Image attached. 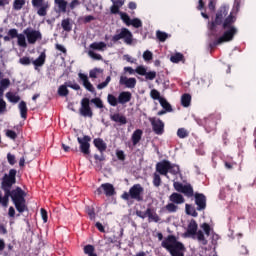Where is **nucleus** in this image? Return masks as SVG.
Wrapping results in <instances>:
<instances>
[{"label": "nucleus", "instance_id": "nucleus-1", "mask_svg": "<svg viewBox=\"0 0 256 256\" xmlns=\"http://www.w3.org/2000/svg\"><path fill=\"white\" fill-rule=\"evenodd\" d=\"M15 183H17V170L10 169L8 174H4L1 178L0 189L3 190L4 196L0 194V204L2 207H9V199H11L18 213H25V211H29L25 199L27 193L19 186L13 189Z\"/></svg>", "mask_w": 256, "mask_h": 256}, {"label": "nucleus", "instance_id": "nucleus-2", "mask_svg": "<svg viewBox=\"0 0 256 256\" xmlns=\"http://www.w3.org/2000/svg\"><path fill=\"white\" fill-rule=\"evenodd\" d=\"M228 15V16H227ZM237 16L233 12L229 14V7L221 6L215 15L214 20L209 24L210 31H217V27L221 25L223 31H231L232 35H237L239 30L235 27Z\"/></svg>", "mask_w": 256, "mask_h": 256}, {"label": "nucleus", "instance_id": "nucleus-3", "mask_svg": "<svg viewBox=\"0 0 256 256\" xmlns=\"http://www.w3.org/2000/svg\"><path fill=\"white\" fill-rule=\"evenodd\" d=\"M161 246L169 251L171 256H185V245L177 241V237L174 235H168L162 241Z\"/></svg>", "mask_w": 256, "mask_h": 256}, {"label": "nucleus", "instance_id": "nucleus-4", "mask_svg": "<svg viewBox=\"0 0 256 256\" xmlns=\"http://www.w3.org/2000/svg\"><path fill=\"white\" fill-rule=\"evenodd\" d=\"M199 225L195 219L190 220L186 232L183 234V237H197V240L202 243V245H207L208 241L205 239V234L202 230H198Z\"/></svg>", "mask_w": 256, "mask_h": 256}, {"label": "nucleus", "instance_id": "nucleus-5", "mask_svg": "<svg viewBox=\"0 0 256 256\" xmlns=\"http://www.w3.org/2000/svg\"><path fill=\"white\" fill-rule=\"evenodd\" d=\"M143 193H145V188L141 184H134L130 187L128 192H124L121 196L124 201H130V199H134V201L141 202L143 201Z\"/></svg>", "mask_w": 256, "mask_h": 256}, {"label": "nucleus", "instance_id": "nucleus-6", "mask_svg": "<svg viewBox=\"0 0 256 256\" xmlns=\"http://www.w3.org/2000/svg\"><path fill=\"white\" fill-rule=\"evenodd\" d=\"M124 40L126 45H131L133 43V33L129 31L127 28H122L121 30H117L116 34L112 37L113 43H117V41Z\"/></svg>", "mask_w": 256, "mask_h": 256}, {"label": "nucleus", "instance_id": "nucleus-7", "mask_svg": "<svg viewBox=\"0 0 256 256\" xmlns=\"http://www.w3.org/2000/svg\"><path fill=\"white\" fill-rule=\"evenodd\" d=\"M24 35L26 36V39L29 43V45H35L37 41H41L43 39V34H41V31L35 30L32 28H26L23 31Z\"/></svg>", "mask_w": 256, "mask_h": 256}, {"label": "nucleus", "instance_id": "nucleus-8", "mask_svg": "<svg viewBox=\"0 0 256 256\" xmlns=\"http://www.w3.org/2000/svg\"><path fill=\"white\" fill-rule=\"evenodd\" d=\"M31 3L34 9H38L37 15H39V17H46L47 11H49V8L51 7L48 1L32 0Z\"/></svg>", "mask_w": 256, "mask_h": 256}, {"label": "nucleus", "instance_id": "nucleus-9", "mask_svg": "<svg viewBox=\"0 0 256 256\" xmlns=\"http://www.w3.org/2000/svg\"><path fill=\"white\" fill-rule=\"evenodd\" d=\"M79 113L82 117H89L93 119V109H91V100L89 98H83L80 102Z\"/></svg>", "mask_w": 256, "mask_h": 256}, {"label": "nucleus", "instance_id": "nucleus-10", "mask_svg": "<svg viewBox=\"0 0 256 256\" xmlns=\"http://www.w3.org/2000/svg\"><path fill=\"white\" fill-rule=\"evenodd\" d=\"M235 36L231 31H224L222 36H220L217 40L211 42L209 44L210 49H215L217 45H221L222 43H229V41H233Z\"/></svg>", "mask_w": 256, "mask_h": 256}, {"label": "nucleus", "instance_id": "nucleus-11", "mask_svg": "<svg viewBox=\"0 0 256 256\" xmlns=\"http://www.w3.org/2000/svg\"><path fill=\"white\" fill-rule=\"evenodd\" d=\"M67 87L74 89V91H79L81 89V86L75 83V81H67L64 85H61L58 88V95H60V97H67V95H69V89H67Z\"/></svg>", "mask_w": 256, "mask_h": 256}, {"label": "nucleus", "instance_id": "nucleus-12", "mask_svg": "<svg viewBox=\"0 0 256 256\" xmlns=\"http://www.w3.org/2000/svg\"><path fill=\"white\" fill-rule=\"evenodd\" d=\"M94 146L96 147V149H98V151H100L101 155H94V159L95 161H105V156L102 155L104 153V151H107V143H105V141H103V139L101 138H96L93 140Z\"/></svg>", "mask_w": 256, "mask_h": 256}, {"label": "nucleus", "instance_id": "nucleus-13", "mask_svg": "<svg viewBox=\"0 0 256 256\" xmlns=\"http://www.w3.org/2000/svg\"><path fill=\"white\" fill-rule=\"evenodd\" d=\"M152 125V130L155 135H163L165 133V123L160 118L152 117L149 118Z\"/></svg>", "mask_w": 256, "mask_h": 256}, {"label": "nucleus", "instance_id": "nucleus-14", "mask_svg": "<svg viewBox=\"0 0 256 256\" xmlns=\"http://www.w3.org/2000/svg\"><path fill=\"white\" fill-rule=\"evenodd\" d=\"M97 195H105L106 197H113L117 192L115 186L111 183L101 184L96 190Z\"/></svg>", "mask_w": 256, "mask_h": 256}, {"label": "nucleus", "instance_id": "nucleus-15", "mask_svg": "<svg viewBox=\"0 0 256 256\" xmlns=\"http://www.w3.org/2000/svg\"><path fill=\"white\" fill-rule=\"evenodd\" d=\"M77 141L80 145V151L83 155H90L91 153V136H83V138L78 137Z\"/></svg>", "mask_w": 256, "mask_h": 256}, {"label": "nucleus", "instance_id": "nucleus-16", "mask_svg": "<svg viewBox=\"0 0 256 256\" xmlns=\"http://www.w3.org/2000/svg\"><path fill=\"white\" fill-rule=\"evenodd\" d=\"M196 211H205L207 209V196L203 193L196 192L194 194Z\"/></svg>", "mask_w": 256, "mask_h": 256}, {"label": "nucleus", "instance_id": "nucleus-17", "mask_svg": "<svg viewBox=\"0 0 256 256\" xmlns=\"http://www.w3.org/2000/svg\"><path fill=\"white\" fill-rule=\"evenodd\" d=\"M169 160H162L156 164V171L159 175H163L164 177H168L169 174Z\"/></svg>", "mask_w": 256, "mask_h": 256}, {"label": "nucleus", "instance_id": "nucleus-18", "mask_svg": "<svg viewBox=\"0 0 256 256\" xmlns=\"http://www.w3.org/2000/svg\"><path fill=\"white\" fill-rule=\"evenodd\" d=\"M119 84L124 85L125 87H127V89H135V86L137 85V79L121 76Z\"/></svg>", "mask_w": 256, "mask_h": 256}, {"label": "nucleus", "instance_id": "nucleus-19", "mask_svg": "<svg viewBox=\"0 0 256 256\" xmlns=\"http://www.w3.org/2000/svg\"><path fill=\"white\" fill-rule=\"evenodd\" d=\"M169 201L171 203H174L175 205H183V203H185V197H183L181 194L177 192H173L169 196Z\"/></svg>", "mask_w": 256, "mask_h": 256}, {"label": "nucleus", "instance_id": "nucleus-20", "mask_svg": "<svg viewBox=\"0 0 256 256\" xmlns=\"http://www.w3.org/2000/svg\"><path fill=\"white\" fill-rule=\"evenodd\" d=\"M132 97L133 96L129 91L121 92L118 96V103H120V105H125V103H129V101H131Z\"/></svg>", "mask_w": 256, "mask_h": 256}, {"label": "nucleus", "instance_id": "nucleus-21", "mask_svg": "<svg viewBox=\"0 0 256 256\" xmlns=\"http://www.w3.org/2000/svg\"><path fill=\"white\" fill-rule=\"evenodd\" d=\"M111 121L114 123H120V125H127V117L121 115L120 113H114L110 115Z\"/></svg>", "mask_w": 256, "mask_h": 256}, {"label": "nucleus", "instance_id": "nucleus-22", "mask_svg": "<svg viewBox=\"0 0 256 256\" xmlns=\"http://www.w3.org/2000/svg\"><path fill=\"white\" fill-rule=\"evenodd\" d=\"M45 59H47V55L45 52H42L36 60L32 61V65H34L35 69L43 67L45 65Z\"/></svg>", "mask_w": 256, "mask_h": 256}, {"label": "nucleus", "instance_id": "nucleus-23", "mask_svg": "<svg viewBox=\"0 0 256 256\" xmlns=\"http://www.w3.org/2000/svg\"><path fill=\"white\" fill-rule=\"evenodd\" d=\"M61 27L63 31H66V33H71L73 31V24L71 23L70 18L63 19L61 21Z\"/></svg>", "mask_w": 256, "mask_h": 256}, {"label": "nucleus", "instance_id": "nucleus-24", "mask_svg": "<svg viewBox=\"0 0 256 256\" xmlns=\"http://www.w3.org/2000/svg\"><path fill=\"white\" fill-rule=\"evenodd\" d=\"M6 98L10 103H19L21 101V96L17 94V92H7L6 93Z\"/></svg>", "mask_w": 256, "mask_h": 256}, {"label": "nucleus", "instance_id": "nucleus-25", "mask_svg": "<svg viewBox=\"0 0 256 256\" xmlns=\"http://www.w3.org/2000/svg\"><path fill=\"white\" fill-rule=\"evenodd\" d=\"M141 137H143V130L137 129L132 134V143L133 145H137L139 141H141Z\"/></svg>", "mask_w": 256, "mask_h": 256}, {"label": "nucleus", "instance_id": "nucleus-26", "mask_svg": "<svg viewBox=\"0 0 256 256\" xmlns=\"http://www.w3.org/2000/svg\"><path fill=\"white\" fill-rule=\"evenodd\" d=\"M183 195H185V197H194L195 195V191L193 190V186H191V184H186L184 185V188L182 190Z\"/></svg>", "mask_w": 256, "mask_h": 256}, {"label": "nucleus", "instance_id": "nucleus-27", "mask_svg": "<svg viewBox=\"0 0 256 256\" xmlns=\"http://www.w3.org/2000/svg\"><path fill=\"white\" fill-rule=\"evenodd\" d=\"M18 109L20 111V115L22 117V119H27V103L25 101H21L18 105Z\"/></svg>", "mask_w": 256, "mask_h": 256}, {"label": "nucleus", "instance_id": "nucleus-28", "mask_svg": "<svg viewBox=\"0 0 256 256\" xmlns=\"http://www.w3.org/2000/svg\"><path fill=\"white\" fill-rule=\"evenodd\" d=\"M106 47L107 44L105 42H94L90 44V49H93V51H105Z\"/></svg>", "mask_w": 256, "mask_h": 256}, {"label": "nucleus", "instance_id": "nucleus-29", "mask_svg": "<svg viewBox=\"0 0 256 256\" xmlns=\"http://www.w3.org/2000/svg\"><path fill=\"white\" fill-rule=\"evenodd\" d=\"M147 215L150 222L154 221V223H159L161 221L159 215H157V213H153V209L151 208H147Z\"/></svg>", "mask_w": 256, "mask_h": 256}, {"label": "nucleus", "instance_id": "nucleus-30", "mask_svg": "<svg viewBox=\"0 0 256 256\" xmlns=\"http://www.w3.org/2000/svg\"><path fill=\"white\" fill-rule=\"evenodd\" d=\"M17 37H19V32L17 29L12 28L8 31V36H4L3 39L4 41H11V39H16Z\"/></svg>", "mask_w": 256, "mask_h": 256}, {"label": "nucleus", "instance_id": "nucleus-31", "mask_svg": "<svg viewBox=\"0 0 256 256\" xmlns=\"http://www.w3.org/2000/svg\"><path fill=\"white\" fill-rule=\"evenodd\" d=\"M55 5H58V9L61 13H67V1L66 0H54Z\"/></svg>", "mask_w": 256, "mask_h": 256}, {"label": "nucleus", "instance_id": "nucleus-32", "mask_svg": "<svg viewBox=\"0 0 256 256\" xmlns=\"http://www.w3.org/2000/svg\"><path fill=\"white\" fill-rule=\"evenodd\" d=\"M185 209H186L187 215H191V217H199V213H197V209L191 206V204H186Z\"/></svg>", "mask_w": 256, "mask_h": 256}, {"label": "nucleus", "instance_id": "nucleus-33", "mask_svg": "<svg viewBox=\"0 0 256 256\" xmlns=\"http://www.w3.org/2000/svg\"><path fill=\"white\" fill-rule=\"evenodd\" d=\"M160 105L163 108L164 111H167L168 113H171L173 111V107H171V104L167 101L165 98H160Z\"/></svg>", "mask_w": 256, "mask_h": 256}, {"label": "nucleus", "instance_id": "nucleus-34", "mask_svg": "<svg viewBox=\"0 0 256 256\" xmlns=\"http://www.w3.org/2000/svg\"><path fill=\"white\" fill-rule=\"evenodd\" d=\"M168 173H171V175H179L181 169L179 168V165L170 162Z\"/></svg>", "mask_w": 256, "mask_h": 256}, {"label": "nucleus", "instance_id": "nucleus-35", "mask_svg": "<svg viewBox=\"0 0 256 256\" xmlns=\"http://www.w3.org/2000/svg\"><path fill=\"white\" fill-rule=\"evenodd\" d=\"M107 102L111 107H117V104L119 103V98L115 97L113 94H108L107 96Z\"/></svg>", "mask_w": 256, "mask_h": 256}, {"label": "nucleus", "instance_id": "nucleus-36", "mask_svg": "<svg viewBox=\"0 0 256 256\" xmlns=\"http://www.w3.org/2000/svg\"><path fill=\"white\" fill-rule=\"evenodd\" d=\"M181 104L183 107H189V105H191V95L183 94L181 97Z\"/></svg>", "mask_w": 256, "mask_h": 256}, {"label": "nucleus", "instance_id": "nucleus-37", "mask_svg": "<svg viewBox=\"0 0 256 256\" xmlns=\"http://www.w3.org/2000/svg\"><path fill=\"white\" fill-rule=\"evenodd\" d=\"M156 37L157 39L161 42V43H165V41H167L169 34H167L166 32H163L161 30H158L156 32Z\"/></svg>", "mask_w": 256, "mask_h": 256}, {"label": "nucleus", "instance_id": "nucleus-38", "mask_svg": "<svg viewBox=\"0 0 256 256\" xmlns=\"http://www.w3.org/2000/svg\"><path fill=\"white\" fill-rule=\"evenodd\" d=\"M90 103H93L97 109H104L105 105L103 104V100L101 98L96 97L90 100Z\"/></svg>", "mask_w": 256, "mask_h": 256}, {"label": "nucleus", "instance_id": "nucleus-39", "mask_svg": "<svg viewBox=\"0 0 256 256\" xmlns=\"http://www.w3.org/2000/svg\"><path fill=\"white\" fill-rule=\"evenodd\" d=\"M183 59H185V56H183V54L179 52L175 53L170 57V61L172 63H180V61H183Z\"/></svg>", "mask_w": 256, "mask_h": 256}, {"label": "nucleus", "instance_id": "nucleus-40", "mask_svg": "<svg viewBox=\"0 0 256 256\" xmlns=\"http://www.w3.org/2000/svg\"><path fill=\"white\" fill-rule=\"evenodd\" d=\"M177 137H179V139H187V137H189L188 130L185 128H179L177 130Z\"/></svg>", "mask_w": 256, "mask_h": 256}, {"label": "nucleus", "instance_id": "nucleus-41", "mask_svg": "<svg viewBox=\"0 0 256 256\" xmlns=\"http://www.w3.org/2000/svg\"><path fill=\"white\" fill-rule=\"evenodd\" d=\"M24 5H25V0H14L13 9L15 11H21Z\"/></svg>", "mask_w": 256, "mask_h": 256}, {"label": "nucleus", "instance_id": "nucleus-42", "mask_svg": "<svg viewBox=\"0 0 256 256\" xmlns=\"http://www.w3.org/2000/svg\"><path fill=\"white\" fill-rule=\"evenodd\" d=\"M120 19L127 25L128 27L131 25V17H129V14L125 12H120Z\"/></svg>", "mask_w": 256, "mask_h": 256}, {"label": "nucleus", "instance_id": "nucleus-43", "mask_svg": "<svg viewBox=\"0 0 256 256\" xmlns=\"http://www.w3.org/2000/svg\"><path fill=\"white\" fill-rule=\"evenodd\" d=\"M150 97L151 99H154V101H161L163 97H161V93L157 89H152L150 91Z\"/></svg>", "mask_w": 256, "mask_h": 256}, {"label": "nucleus", "instance_id": "nucleus-44", "mask_svg": "<svg viewBox=\"0 0 256 256\" xmlns=\"http://www.w3.org/2000/svg\"><path fill=\"white\" fill-rule=\"evenodd\" d=\"M206 129H208V131H215V129H217V122L216 121L211 122V118H208L206 120Z\"/></svg>", "mask_w": 256, "mask_h": 256}, {"label": "nucleus", "instance_id": "nucleus-45", "mask_svg": "<svg viewBox=\"0 0 256 256\" xmlns=\"http://www.w3.org/2000/svg\"><path fill=\"white\" fill-rule=\"evenodd\" d=\"M166 211H168V213H177V210L179 209V207L177 205H175V203H168L165 206Z\"/></svg>", "mask_w": 256, "mask_h": 256}, {"label": "nucleus", "instance_id": "nucleus-46", "mask_svg": "<svg viewBox=\"0 0 256 256\" xmlns=\"http://www.w3.org/2000/svg\"><path fill=\"white\" fill-rule=\"evenodd\" d=\"M19 47H27V40L25 39V34H19L17 36Z\"/></svg>", "mask_w": 256, "mask_h": 256}, {"label": "nucleus", "instance_id": "nucleus-47", "mask_svg": "<svg viewBox=\"0 0 256 256\" xmlns=\"http://www.w3.org/2000/svg\"><path fill=\"white\" fill-rule=\"evenodd\" d=\"M81 6V0H72L69 4H68V8L70 9V11H74V9H77V7Z\"/></svg>", "mask_w": 256, "mask_h": 256}, {"label": "nucleus", "instance_id": "nucleus-48", "mask_svg": "<svg viewBox=\"0 0 256 256\" xmlns=\"http://www.w3.org/2000/svg\"><path fill=\"white\" fill-rule=\"evenodd\" d=\"M130 25L135 27V29H139L140 27H143V22H141L139 18H134L131 20Z\"/></svg>", "mask_w": 256, "mask_h": 256}, {"label": "nucleus", "instance_id": "nucleus-49", "mask_svg": "<svg viewBox=\"0 0 256 256\" xmlns=\"http://www.w3.org/2000/svg\"><path fill=\"white\" fill-rule=\"evenodd\" d=\"M135 73H137V75H141L143 77V76L147 75V68H145V66H143V65H140V66L136 67Z\"/></svg>", "mask_w": 256, "mask_h": 256}, {"label": "nucleus", "instance_id": "nucleus-50", "mask_svg": "<svg viewBox=\"0 0 256 256\" xmlns=\"http://www.w3.org/2000/svg\"><path fill=\"white\" fill-rule=\"evenodd\" d=\"M88 55H89V57H91L95 61H103V56H101V54L95 53L93 50H90L88 52Z\"/></svg>", "mask_w": 256, "mask_h": 256}, {"label": "nucleus", "instance_id": "nucleus-51", "mask_svg": "<svg viewBox=\"0 0 256 256\" xmlns=\"http://www.w3.org/2000/svg\"><path fill=\"white\" fill-rule=\"evenodd\" d=\"M86 213H87L88 217L91 219V221H93V219H95V208H93L91 206H86Z\"/></svg>", "mask_w": 256, "mask_h": 256}, {"label": "nucleus", "instance_id": "nucleus-52", "mask_svg": "<svg viewBox=\"0 0 256 256\" xmlns=\"http://www.w3.org/2000/svg\"><path fill=\"white\" fill-rule=\"evenodd\" d=\"M153 185L154 187H161V176L157 173L153 175Z\"/></svg>", "mask_w": 256, "mask_h": 256}, {"label": "nucleus", "instance_id": "nucleus-53", "mask_svg": "<svg viewBox=\"0 0 256 256\" xmlns=\"http://www.w3.org/2000/svg\"><path fill=\"white\" fill-rule=\"evenodd\" d=\"M19 63L21 65H31V63H33V61L31 60V58L27 57V56H24L22 58L19 59Z\"/></svg>", "mask_w": 256, "mask_h": 256}, {"label": "nucleus", "instance_id": "nucleus-54", "mask_svg": "<svg viewBox=\"0 0 256 256\" xmlns=\"http://www.w3.org/2000/svg\"><path fill=\"white\" fill-rule=\"evenodd\" d=\"M173 187L178 193H183L185 185H183L181 182H174Z\"/></svg>", "mask_w": 256, "mask_h": 256}, {"label": "nucleus", "instance_id": "nucleus-55", "mask_svg": "<svg viewBox=\"0 0 256 256\" xmlns=\"http://www.w3.org/2000/svg\"><path fill=\"white\" fill-rule=\"evenodd\" d=\"M144 77L148 81H153V79H155V77H157V72H155V71L146 72V74H144Z\"/></svg>", "mask_w": 256, "mask_h": 256}, {"label": "nucleus", "instance_id": "nucleus-56", "mask_svg": "<svg viewBox=\"0 0 256 256\" xmlns=\"http://www.w3.org/2000/svg\"><path fill=\"white\" fill-rule=\"evenodd\" d=\"M109 83H111V76L106 77V80L104 82L98 84L97 89H105V87H107Z\"/></svg>", "mask_w": 256, "mask_h": 256}, {"label": "nucleus", "instance_id": "nucleus-57", "mask_svg": "<svg viewBox=\"0 0 256 256\" xmlns=\"http://www.w3.org/2000/svg\"><path fill=\"white\" fill-rule=\"evenodd\" d=\"M201 229H203L205 235H207V237H209V235H211V226L207 223H203L201 225Z\"/></svg>", "mask_w": 256, "mask_h": 256}, {"label": "nucleus", "instance_id": "nucleus-58", "mask_svg": "<svg viewBox=\"0 0 256 256\" xmlns=\"http://www.w3.org/2000/svg\"><path fill=\"white\" fill-rule=\"evenodd\" d=\"M7 111V102L0 98V115H3Z\"/></svg>", "mask_w": 256, "mask_h": 256}, {"label": "nucleus", "instance_id": "nucleus-59", "mask_svg": "<svg viewBox=\"0 0 256 256\" xmlns=\"http://www.w3.org/2000/svg\"><path fill=\"white\" fill-rule=\"evenodd\" d=\"M83 87H85V89L90 93H95V87H93V84H91L89 80L83 84Z\"/></svg>", "mask_w": 256, "mask_h": 256}, {"label": "nucleus", "instance_id": "nucleus-60", "mask_svg": "<svg viewBox=\"0 0 256 256\" xmlns=\"http://www.w3.org/2000/svg\"><path fill=\"white\" fill-rule=\"evenodd\" d=\"M119 9H121L119 6H116L115 4H113L110 7V13L111 15H121V12L119 11Z\"/></svg>", "mask_w": 256, "mask_h": 256}, {"label": "nucleus", "instance_id": "nucleus-61", "mask_svg": "<svg viewBox=\"0 0 256 256\" xmlns=\"http://www.w3.org/2000/svg\"><path fill=\"white\" fill-rule=\"evenodd\" d=\"M143 59L144 61H151L153 59V53L149 50L144 51Z\"/></svg>", "mask_w": 256, "mask_h": 256}, {"label": "nucleus", "instance_id": "nucleus-62", "mask_svg": "<svg viewBox=\"0 0 256 256\" xmlns=\"http://www.w3.org/2000/svg\"><path fill=\"white\" fill-rule=\"evenodd\" d=\"M6 137L15 141V139H17V132L13 131V130H7L6 131Z\"/></svg>", "mask_w": 256, "mask_h": 256}, {"label": "nucleus", "instance_id": "nucleus-63", "mask_svg": "<svg viewBox=\"0 0 256 256\" xmlns=\"http://www.w3.org/2000/svg\"><path fill=\"white\" fill-rule=\"evenodd\" d=\"M7 161L9 163V165H15V163H17V161L15 160V155L8 153L7 154Z\"/></svg>", "mask_w": 256, "mask_h": 256}, {"label": "nucleus", "instance_id": "nucleus-64", "mask_svg": "<svg viewBox=\"0 0 256 256\" xmlns=\"http://www.w3.org/2000/svg\"><path fill=\"white\" fill-rule=\"evenodd\" d=\"M116 157L119 161H125V152L123 150H118L116 152Z\"/></svg>", "mask_w": 256, "mask_h": 256}]
</instances>
